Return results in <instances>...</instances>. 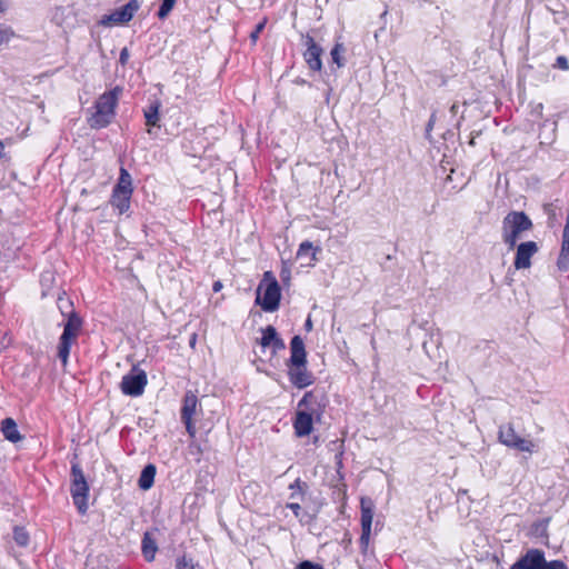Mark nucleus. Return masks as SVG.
<instances>
[{
  "label": "nucleus",
  "mask_w": 569,
  "mask_h": 569,
  "mask_svg": "<svg viewBox=\"0 0 569 569\" xmlns=\"http://www.w3.org/2000/svg\"><path fill=\"white\" fill-rule=\"evenodd\" d=\"M122 93L121 87H114L112 90L107 91L99 96L88 122L93 129H101L107 127L116 114V107Z\"/></svg>",
  "instance_id": "nucleus-1"
},
{
  "label": "nucleus",
  "mask_w": 569,
  "mask_h": 569,
  "mask_svg": "<svg viewBox=\"0 0 569 569\" xmlns=\"http://www.w3.org/2000/svg\"><path fill=\"white\" fill-rule=\"evenodd\" d=\"M531 229L532 221L525 212L511 211L502 220V241L509 247V249H513L522 233L530 231Z\"/></svg>",
  "instance_id": "nucleus-2"
},
{
  "label": "nucleus",
  "mask_w": 569,
  "mask_h": 569,
  "mask_svg": "<svg viewBox=\"0 0 569 569\" xmlns=\"http://www.w3.org/2000/svg\"><path fill=\"white\" fill-rule=\"evenodd\" d=\"M318 403L312 392H307L298 402L296 419L293 422L295 431L298 437H306L311 433L313 426V416H318Z\"/></svg>",
  "instance_id": "nucleus-3"
},
{
  "label": "nucleus",
  "mask_w": 569,
  "mask_h": 569,
  "mask_svg": "<svg viewBox=\"0 0 569 569\" xmlns=\"http://www.w3.org/2000/svg\"><path fill=\"white\" fill-rule=\"evenodd\" d=\"M281 298L280 286L271 271H266L257 288L256 302L267 312L279 308Z\"/></svg>",
  "instance_id": "nucleus-4"
},
{
  "label": "nucleus",
  "mask_w": 569,
  "mask_h": 569,
  "mask_svg": "<svg viewBox=\"0 0 569 569\" xmlns=\"http://www.w3.org/2000/svg\"><path fill=\"white\" fill-rule=\"evenodd\" d=\"M82 328V319L76 312H70L67 322L63 326V332L59 339L58 357L62 365L68 363L71 346L77 341V338Z\"/></svg>",
  "instance_id": "nucleus-5"
},
{
  "label": "nucleus",
  "mask_w": 569,
  "mask_h": 569,
  "mask_svg": "<svg viewBox=\"0 0 569 569\" xmlns=\"http://www.w3.org/2000/svg\"><path fill=\"white\" fill-rule=\"evenodd\" d=\"M133 192L132 178L127 169L120 168V174L117 184L111 194V206L119 211L120 214L127 212L130 208V199Z\"/></svg>",
  "instance_id": "nucleus-6"
},
{
  "label": "nucleus",
  "mask_w": 569,
  "mask_h": 569,
  "mask_svg": "<svg viewBox=\"0 0 569 569\" xmlns=\"http://www.w3.org/2000/svg\"><path fill=\"white\" fill-rule=\"evenodd\" d=\"M70 493L78 511L84 515L88 510L89 485L78 463H73L71 467Z\"/></svg>",
  "instance_id": "nucleus-7"
},
{
  "label": "nucleus",
  "mask_w": 569,
  "mask_h": 569,
  "mask_svg": "<svg viewBox=\"0 0 569 569\" xmlns=\"http://www.w3.org/2000/svg\"><path fill=\"white\" fill-rule=\"evenodd\" d=\"M510 569H567L559 560L547 561L539 549H530Z\"/></svg>",
  "instance_id": "nucleus-8"
},
{
  "label": "nucleus",
  "mask_w": 569,
  "mask_h": 569,
  "mask_svg": "<svg viewBox=\"0 0 569 569\" xmlns=\"http://www.w3.org/2000/svg\"><path fill=\"white\" fill-rule=\"evenodd\" d=\"M498 439L506 447L521 452L532 453L536 451V443L530 439L520 437L511 423L499 427Z\"/></svg>",
  "instance_id": "nucleus-9"
},
{
  "label": "nucleus",
  "mask_w": 569,
  "mask_h": 569,
  "mask_svg": "<svg viewBox=\"0 0 569 569\" xmlns=\"http://www.w3.org/2000/svg\"><path fill=\"white\" fill-rule=\"evenodd\" d=\"M146 385V372L143 370L133 368L129 373L123 376L120 383V389L127 396L138 397L143 393Z\"/></svg>",
  "instance_id": "nucleus-10"
},
{
  "label": "nucleus",
  "mask_w": 569,
  "mask_h": 569,
  "mask_svg": "<svg viewBox=\"0 0 569 569\" xmlns=\"http://www.w3.org/2000/svg\"><path fill=\"white\" fill-rule=\"evenodd\" d=\"M198 398L192 391H187L183 397V403L181 408V420L186 425L187 432L190 437L196 436V427L193 423V417L198 410Z\"/></svg>",
  "instance_id": "nucleus-11"
},
{
  "label": "nucleus",
  "mask_w": 569,
  "mask_h": 569,
  "mask_svg": "<svg viewBox=\"0 0 569 569\" xmlns=\"http://www.w3.org/2000/svg\"><path fill=\"white\" fill-rule=\"evenodd\" d=\"M140 4L138 0H130L121 8L114 10L112 13L104 16L101 23L104 26L121 24L130 21L133 14L139 10Z\"/></svg>",
  "instance_id": "nucleus-12"
},
{
  "label": "nucleus",
  "mask_w": 569,
  "mask_h": 569,
  "mask_svg": "<svg viewBox=\"0 0 569 569\" xmlns=\"http://www.w3.org/2000/svg\"><path fill=\"white\" fill-rule=\"evenodd\" d=\"M373 502L368 498L361 499V529L360 545L367 549L371 535V525L373 519Z\"/></svg>",
  "instance_id": "nucleus-13"
},
{
  "label": "nucleus",
  "mask_w": 569,
  "mask_h": 569,
  "mask_svg": "<svg viewBox=\"0 0 569 569\" xmlns=\"http://www.w3.org/2000/svg\"><path fill=\"white\" fill-rule=\"evenodd\" d=\"M539 251V247L535 241L521 242L517 246L513 266L517 270L529 269L531 267V258Z\"/></svg>",
  "instance_id": "nucleus-14"
},
{
  "label": "nucleus",
  "mask_w": 569,
  "mask_h": 569,
  "mask_svg": "<svg viewBox=\"0 0 569 569\" xmlns=\"http://www.w3.org/2000/svg\"><path fill=\"white\" fill-rule=\"evenodd\" d=\"M305 44L307 50L303 53V58L309 66V68L313 71H320L322 68L321 54L322 49L316 43L312 37L307 36L305 39Z\"/></svg>",
  "instance_id": "nucleus-15"
},
{
  "label": "nucleus",
  "mask_w": 569,
  "mask_h": 569,
  "mask_svg": "<svg viewBox=\"0 0 569 569\" xmlns=\"http://www.w3.org/2000/svg\"><path fill=\"white\" fill-rule=\"evenodd\" d=\"M289 378L297 388H306L313 381L311 372L308 371L306 365L289 366Z\"/></svg>",
  "instance_id": "nucleus-16"
},
{
  "label": "nucleus",
  "mask_w": 569,
  "mask_h": 569,
  "mask_svg": "<svg viewBox=\"0 0 569 569\" xmlns=\"http://www.w3.org/2000/svg\"><path fill=\"white\" fill-rule=\"evenodd\" d=\"M2 436L17 448L24 441L26 437L20 432L17 422L12 418L2 420Z\"/></svg>",
  "instance_id": "nucleus-17"
},
{
  "label": "nucleus",
  "mask_w": 569,
  "mask_h": 569,
  "mask_svg": "<svg viewBox=\"0 0 569 569\" xmlns=\"http://www.w3.org/2000/svg\"><path fill=\"white\" fill-rule=\"evenodd\" d=\"M291 356L289 359V366L293 365H306L307 353L305 350V343L299 336H295L290 342Z\"/></svg>",
  "instance_id": "nucleus-18"
},
{
  "label": "nucleus",
  "mask_w": 569,
  "mask_h": 569,
  "mask_svg": "<svg viewBox=\"0 0 569 569\" xmlns=\"http://www.w3.org/2000/svg\"><path fill=\"white\" fill-rule=\"evenodd\" d=\"M320 248L313 247L312 242L303 241L297 251V258L302 261V266H313L317 261V253Z\"/></svg>",
  "instance_id": "nucleus-19"
},
{
  "label": "nucleus",
  "mask_w": 569,
  "mask_h": 569,
  "mask_svg": "<svg viewBox=\"0 0 569 569\" xmlns=\"http://www.w3.org/2000/svg\"><path fill=\"white\" fill-rule=\"evenodd\" d=\"M156 532H158L157 529L153 531H147L142 538L141 551L147 561L154 560L156 553L158 551V543L154 535Z\"/></svg>",
  "instance_id": "nucleus-20"
},
{
  "label": "nucleus",
  "mask_w": 569,
  "mask_h": 569,
  "mask_svg": "<svg viewBox=\"0 0 569 569\" xmlns=\"http://www.w3.org/2000/svg\"><path fill=\"white\" fill-rule=\"evenodd\" d=\"M260 345L262 347H272L274 351L284 349L283 340L279 338L276 329L272 326H268L262 330Z\"/></svg>",
  "instance_id": "nucleus-21"
},
{
  "label": "nucleus",
  "mask_w": 569,
  "mask_h": 569,
  "mask_svg": "<svg viewBox=\"0 0 569 569\" xmlns=\"http://www.w3.org/2000/svg\"><path fill=\"white\" fill-rule=\"evenodd\" d=\"M156 467L153 465H147L139 477L138 485L142 490H149L154 482Z\"/></svg>",
  "instance_id": "nucleus-22"
},
{
  "label": "nucleus",
  "mask_w": 569,
  "mask_h": 569,
  "mask_svg": "<svg viewBox=\"0 0 569 569\" xmlns=\"http://www.w3.org/2000/svg\"><path fill=\"white\" fill-rule=\"evenodd\" d=\"M161 103L159 101H154L148 108L143 110V116L146 119V124L148 127H159L160 120V110Z\"/></svg>",
  "instance_id": "nucleus-23"
},
{
  "label": "nucleus",
  "mask_w": 569,
  "mask_h": 569,
  "mask_svg": "<svg viewBox=\"0 0 569 569\" xmlns=\"http://www.w3.org/2000/svg\"><path fill=\"white\" fill-rule=\"evenodd\" d=\"M12 540L19 547H27L30 541V535L28 530L22 526H13L12 528Z\"/></svg>",
  "instance_id": "nucleus-24"
},
{
  "label": "nucleus",
  "mask_w": 569,
  "mask_h": 569,
  "mask_svg": "<svg viewBox=\"0 0 569 569\" xmlns=\"http://www.w3.org/2000/svg\"><path fill=\"white\" fill-rule=\"evenodd\" d=\"M557 267L560 271H567L569 269V246L561 243Z\"/></svg>",
  "instance_id": "nucleus-25"
},
{
  "label": "nucleus",
  "mask_w": 569,
  "mask_h": 569,
  "mask_svg": "<svg viewBox=\"0 0 569 569\" xmlns=\"http://www.w3.org/2000/svg\"><path fill=\"white\" fill-rule=\"evenodd\" d=\"M305 487L306 483L300 479H296L293 483L289 486V489L292 490L291 498L292 499H303L305 497Z\"/></svg>",
  "instance_id": "nucleus-26"
},
{
  "label": "nucleus",
  "mask_w": 569,
  "mask_h": 569,
  "mask_svg": "<svg viewBox=\"0 0 569 569\" xmlns=\"http://www.w3.org/2000/svg\"><path fill=\"white\" fill-rule=\"evenodd\" d=\"M345 52V48L341 43H337L331 52H330V56H331V59L332 61L338 66V67H342L343 66V61H342V53Z\"/></svg>",
  "instance_id": "nucleus-27"
},
{
  "label": "nucleus",
  "mask_w": 569,
  "mask_h": 569,
  "mask_svg": "<svg viewBox=\"0 0 569 569\" xmlns=\"http://www.w3.org/2000/svg\"><path fill=\"white\" fill-rule=\"evenodd\" d=\"M174 3H176V0H163L162 4L158 11V17L160 19H164L172 10Z\"/></svg>",
  "instance_id": "nucleus-28"
},
{
  "label": "nucleus",
  "mask_w": 569,
  "mask_h": 569,
  "mask_svg": "<svg viewBox=\"0 0 569 569\" xmlns=\"http://www.w3.org/2000/svg\"><path fill=\"white\" fill-rule=\"evenodd\" d=\"M177 569H199L192 561L187 557H182L177 562Z\"/></svg>",
  "instance_id": "nucleus-29"
},
{
  "label": "nucleus",
  "mask_w": 569,
  "mask_h": 569,
  "mask_svg": "<svg viewBox=\"0 0 569 569\" xmlns=\"http://www.w3.org/2000/svg\"><path fill=\"white\" fill-rule=\"evenodd\" d=\"M266 23H267V19L264 18L261 22H259L257 26H256V29L251 32L250 34V39L252 41V43H256L258 38H259V34L262 32V30L264 29L266 27Z\"/></svg>",
  "instance_id": "nucleus-30"
},
{
  "label": "nucleus",
  "mask_w": 569,
  "mask_h": 569,
  "mask_svg": "<svg viewBox=\"0 0 569 569\" xmlns=\"http://www.w3.org/2000/svg\"><path fill=\"white\" fill-rule=\"evenodd\" d=\"M553 67L567 71L569 70V61L565 56H559Z\"/></svg>",
  "instance_id": "nucleus-31"
},
{
  "label": "nucleus",
  "mask_w": 569,
  "mask_h": 569,
  "mask_svg": "<svg viewBox=\"0 0 569 569\" xmlns=\"http://www.w3.org/2000/svg\"><path fill=\"white\" fill-rule=\"evenodd\" d=\"M561 243L569 246V211H568V216H567V219H566V224H565L563 232H562V241H561Z\"/></svg>",
  "instance_id": "nucleus-32"
},
{
  "label": "nucleus",
  "mask_w": 569,
  "mask_h": 569,
  "mask_svg": "<svg viewBox=\"0 0 569 569\" xmlns=\"http://www.w3.org/2000/svg\"><path fill=\"white\" fill-rule=\"evenodd\" d=\"M298 569H323V568L320 565H316L311 561H302L298 566Z\"/></svg>",
  "instance_id": "nucleus-33"
},
{
  "label": "nucleus",
  "mask_w": 569,
  "mask_h": 569,
  "mask_svg": "<svg viewBox=\"0 0 569 569\" xmlns=\"http://www.w3.org/2000/svg\"><path fill=\"white\" fill-rule=\"evenodd\" d=\"M287 507L292 510L296 517L300 516L301 507L299 502H290Z\"/></svg>",
  "instance_id": "nucleus-34"
},
{
  "label": "nucleus",
  "mask_w": 569,
  "mask_h": 569,
  "mask_svg": "<svg viewBox=\"0 0 569 569\" xmlns=\"http://www.w3.org/2000/svg\"><path fill=\"white\" fill-rule=\"evenodd\" d=\"M129 58V51L127 48H123L120 52L119 61L121 64H126Z\"/></svg>",
  "instance_id": "nucleus-35"
},
{
  "label": "nucleus",
  "mask_w": 569,
  "mask_h": 569,
  "mask_svg": "<svg viewBox=\"0 0 569 569\" xmlns=\"http://www.w3.org/2000/svg\"><path fill=\"white\" fill-rule=\"evenodd\" d=\"M542 110H543V106L542 103H538L535 108V112L537 113L538 117H541L542 116Z\"/></svg>",
  "instance_id": "nucleus-36"
},
{
  "label": "nucleus",
  "mask_w": 569,
  "mask_h": 569,
  "mask_svg": "<svg viewBox=\"0 0 569 569\" xmlns=\"http://www.w3.org/2000/svg\"><path fill=\"white\" fill-rule=\"evenodd\" d=\"M221 288H222V283H221L220 281H216V282L213 283L212 289H213V291H214V292L220 291V290H221Z\"/></svg>",
  "instance_id": "nucleus-37"
},
{
  "label": "nucleus",
  "mask_w": 569,
  "mask_h": 569,
  "mask_svg": "<svg viewBox=\"0 0 569 569\" xmlns=\"http://www.w3.org/2000/svg\"><path fill=\"white\" fill-rule=\"evenodd\" d=\"M305 327H306L307 330H311L312 329V322H311L310 318L307 319V321L305 323Z\"/></svg>",
  "instance_id": "nucleus-38"
},
{
  "label": "nucleus",
  "mask_w": 569,
  "mask_h": 569,
  "mask_svg": "<svg viewBox=\"0 0 569 569\" xmlns=\"http://www.w3.org/2000/svg\"><path fill=\"white\" fill-rule=\"evenodd\" d=\"M1 39H2V41H3L4 39H7V31H3V30H2Z\"/></svg>",
  "instance_id": "nucleus-39"
},
{
  "label": "nucleus",
  "mask_w": 569,
  "mask_h": 569,
  "mask_svg": "<svg viewBox=\"0 0 569 569\" xmlns=\"http://www.w3.org/2000/svg\"><path fill=\"white\" fill-rule=\"evenodd\" d=\"M469 144H470V146H475V144H476L475 137H472V138L470 139Z\"/></svg>",
  "instance_id": "nucleus-40"
}]
</instances>
